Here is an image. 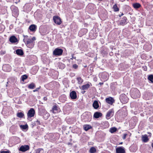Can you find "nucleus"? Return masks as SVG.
<instances>
[{
    "mask_svg": "<svg viewBox=\"0 0 153 153\" xmlns=\"http://www.w3.org/2000/svg\"><path fill=\"white\" fill-rule=\"evenodd\" d=\"M71 98L72 100H75L77 98V95L76 92L74 91H72L70 94Z\"/></svg>",
    "mask_w": 153,
    "mask_h": 153,
    "instance_id": "nucleus-11",
    "label": "nucleus"
},
{
    "mask_svg": "<svg viewBox=\"0 0 153 153\" xmlns=\"http://www.w3.org/2000/svg\"><path fill=\"white\" fill-rule=\"evenodd\" d=\"M127 134H124L123 135V139L124 140L125 139L126 137V136Z\"/></svg>",
    "mask_w": 153,
    "mask_h": 153,
    "instance_id": "nucleus-40",
    "label": "nucleus"
},
{
    "mask_svg": "<svg viewBox=\"0 0 153 153\" xmlns=\"http://www.w3.org/2000/svg\"><path fill=\"white\" fill-rule=\"evenodd\" d=\"M148 79L152 82L153 83V75H151L149 76L148 77Z\"/></svg>",
    "mask_w": 153,
    "mask_h": 153,
    "instance_id": "nucleus-32",
    "label": "nucleus"
},
{
    "mask_svg": "<svg viewBox=\"0 0 153 153\" xmlns=\"http://www.w3.org/2000/svg\"><path fill=\"white\" fill-rule=\"evenodd\" d=\"M77 80L79 84H82L83 81V80L80 77H78L77 78Z\"/></svg>",
    "mask_w": 153,
    "mask_h": 153,
    "instance_id": "nucleus-28",
    "label": "nucleus"
},
{
    "mask_svg": "<svg viewBox=\"0 0 153 153\" xmlns=\"http://www.w3.org/2000/svg\"><path fill=\"white\" fill-rule=\"evenodd\" d=\"M63 50L61 48H56L53 51V54L55 56H60L62 54Z\"/></svg>",
    "mask_w": 153,
    "mask_h": 153,
    "instance_id": "nucleus-3",
    "label": "nucleus"
},
{
    "mask_svg": "<svg viewBox=\"0 0 153 153\" xmlns=\"http://www.w3.org/2000/svg\"><path fill=\"white\" fill-rule=\"evenodd\" d=\"M117 129L115 127L112 128L110 129V132L111 133H113L116 131Z\"/></svg>",
    "mask_w": 153,
    "mask_h": 153,
    "instance_id": "nucleus-34",
    "label": "nucleus"
},
{
    "mask_svg": "<svg viewBox=\"0 0 153 153\" xmlns=\"http://www.w3.org/2000/svg\"><path fill=\"white\" fill-rule=\"evenodd\" d=\"M70 75L71 76L73 77L75 76V74L74 73H71L70 74Z\"/></svg>",
    "mask_w": 153,
    "mask_h": 153,
    "instance_id": "nucleus-42",
    "label": "nucleus"
},
{
    "mask_svg": "<svg viewBox=\"0 0 153 153\" xmlns=\"http://www.w3.org/2000/svg\"><path fill=\"white\" fill-rule=\"evenodd\" d=\"M78 65H77L75 64H74V65H73V68H74L75 69H76L77 68H78Z\"/></svg>",
    "mask_w": 153,
    "mask_h": 153,
    "instance_id": "nucleus-38",
    "label": "nucleus"
},
{
    "mask_svg": "<svg viewBox=\"0 0 153 153\" xmlns=\"http://www.w3.org/2000/svg\"><path fill=\"white\" fill-rule=\"evenodd\" d=\"M3 69L6 72H9L11 70L10 67L8 65H5L3 67Z\"/></svg>",
    "mask_w": 153,
    "mask_h": 153,
    "instance_id": "nucleus-16",
    "label": "nucleus"
},
{
    "mask_svg": "<svg viewBox=\"0 0 153 153\" xmlns=\"http://www.w3.org/2000/svg\"><path fill=\"white\" fill-rule=\"evenodd\" d=\"M53 19L54 22L58 25H60L62 22V21L60 17L57 16H55L53 17Z\"/></svg>",
    "mask_w": 153,
    "mask_h": 153,
    "instance_id": "nucleus-6",
    "label": "nucleus"
},
{
    "mask_svg": "<svg viewBox=\"0 0 153 153\" xmlns=\"http://www.w3.org/2000/svg\"><path fill=\"white\" fill-rule=\"evenodd\" d=\"M67 98L65 95H62L59 98V100L60 102H64L66 100Z\"/></svg>",
    "mask_w": 153,
    "mask_h": 153,
    "instance_id": "nucleus-15",
    "label": "nucleus"
},
{
    "mask_svg": "<svg viewBox=\"0 0 153 153\" xmlns=\"http://www.w3.org/2000/svg\"><path fill=\"white\" fill-rule=\"evenodd\" d=\"M102 115L101 113L99 112H96L94 113V117L96 118H98L100 117H101Z\"/></svg>",
    "mask_w": 153,
    "mask_h": 153,
    "instance_id": "nucleus-20",
    "label": "nucleus"
},
{
    "mask_svg": "<svg viewBox=\"0 0 153 153\" xmlns=\"http://www.w3.org/2000/svg\"><path fill=\"white\" fill-rule=\"evenodd\" d=\"M40 87H39L36 88L35 90H33V91L34 92H35L36 91H38L40 89Z\"/></svg>",
    "mask_w": 153,
    "mask_h": 153,
    "instance_id": "nucleus-39",
    "label": "nucleus"
},
{
    "mask_svg": "<svg viewBox=\"0 0 153 153\" xmlns=\"http://www.w3.org/2000/svg\"><path fill=\"white\" fill-rule=\"evenodd\" d=\"M123 15H124V14H123V13H121L120 15H119V16L120 17L121 16H123Z\"/></svg>",
    "mask_w": 153,
    "mask_h": 153,
    "instance_id": "nucleus-47",
    "label": "nucleus"
},
{
    "mask_svg": "<svg viewBox=\"0 0 153 153\" xmlns=\"http://www.w3.org/2000/svg\"><path fill=\"white\" fill-rule=\"evenodd\" d=\"M4 25L1 24H0V33L2 32L4 29Z\"/></svg>",
    "mask_w": 153,
    "mask_h": 153,
    "instance_id": "nucleus-30",
    "label": "nucleus"
},
{
    "mask_svg": "<svg viewBox=\"0 0 153 153\" xmlns=\"http://www.w3.org/2000/svg\"><path fill=\"white\" fill-rule=\"evenodd\" d=\"M1 153H9V151H2L0 152Z\"/></svg>",
    "mask_w": 153,
    "mask_h": 153,
    "instance_id": "nucleus-37",
    "label": "nucleus"
},
{
    "mask_svg": "<svg viewBox=\"0 0 153 153\" xmlns=\"http://www.w3.org/2000/svg\"><path fill=\"white\" fill-rule=\"evenodd\" d=\"M25 37H28V36H25Z\"/></svg>",
    "mask_w": 153,
    "mask_h": 153,
    "instance_id": "nucleus-55",
    "label": "nucleus"
},
{
    "mask_svg": "<svg viewBox=\"0 0 153 153\" xmlns=\"http://www.w3.org/2000/svg\"><path fill=\"white\" fill-rule=\"evenodd\" d=\"M59 108L56 104L53 106L52 109L50 110V111L53 114H55L59 113Z\"/></svg>",
    "mask_w": 153,
    "mask_h": 153,
    "instance_id": "nucleus-5",
    "label": "nucleus"
},
{
    "mask_svg": "<svg viewBox=\"0 0 153 153\" xmlns=\"http://www.w3.org/2000/svg\"><path fill=\"white\" fill-rule=\"evenodd\" d=\"M105 124H108V122H105Z\"/></svg>",
    "mask_w": 153,
    "mask_h": 153,
    "instance_id": "nucleus-53",
    "label": "nucleus"
},
{
    "mask_svg": "<svg viewBox=\"0 0 153 153\" xmlns=\"http://www.w3.org/2000/svg\"><path fill=\"white\" fill-rule=\"evenodd\" d=\"M71 145V144H70V143H69L68 144V145Z\"/></svg>",
    "mask_w": 153,
    "mask_h": 153,
    "instance_id": "nucleus-54",
    "label": "nucleus"
},
{
    "mask_svg": "<svg viewBox=\"0 0 153 153\" xmlns=\"http://www.w3.org/2000/svg\"><path fill=\"white\" fill-rule=\"evenodd\" d=\"M103 84V83H102V82H100V83H99V84L100 85H102Z\"/></svg>",
    "mask_w": 153,
    "mask_h": 153,
    "instance_id": "nucleus-48",
    "label": "nucleus"
},
{
    "mask_svg": "<svg viewBox=\"0 0 153 153\" xmlns=\"http://www.w3.org/2000/svg\"><path fill=\"white\" fill-rule=\"evenodd\" d=\"M114 115V111L113 109L109 110L107 112L106 116V118L107 119H109Z\"/></svg>",
    "mask_w": 153,
    "mask_h": 153,
    "instance_id": "nucleus-9",
    "label": "nucleus"
},
{
    "mask_svg": "<svg viewBox=\"0 0 153 153\" xmlns=\"http://www.w3.org/2000/svg\"><path fill=\"white\" fill-rule=\"evenodd\" d=\"M106 102L112 105L114 102V100L111 97L107 98L105 99Z\"/></svg>",
    "mask_w": 153,
    "mask_h": 153,
    "instance_id": "nucleus-13",
    "label": "nucleus"
},
{
    "mask_svg": "<svg viewBox=\"0 0 153 153\" xmlns=\"http://www.w3.org/2000/svg\"><path fill=\"white\" fill-rule=\"evenodd\" d=\"M133 5L135 9L138 8L141 6V5L139 3H134Z\"/></svg>",
    "mask_w": 153,
    "mask_h": 153,
    "instance_id": "nucleus-25",
    "label": "nucleus"
},
{
    "mask_svg": "<svg viewBox=\"0 0 153 153\" xmlns=\"http://www.w3.org/2000/svg\"><path fill=\"white\" fill-rule=\"evenodd\" d=\"M127 19L126 17H123L120 20L119 23L120 25L124 26L126 25L127 22Z\"/></svg>",
    "mask_w": 153,
    "mask_h": 153,
    "instance_id": "nucleus-12",
    "label": "nucleus"
},
{
    "mask_svg": "<svg viewBox=\"0 0 153 153\" xmlns=\"http://www.w3.org/2000/svg\"><path fill=\"white\" fill-rule=\"evenodd\" d=\"M91 128H92V127L91 125H84L83 126V128L85 131H87Z\"/></svg>",
    "mask_w": 153,
    "mask_h": 153,
    "instance_id": "nucleus-21",
    "label": "nucleus"
},
{
    "mask_svg": "<svg viewBox=\"0 0 153 153\" xmlns=\"http://www.w3.org/2000/svg\"><path fill=\"white\" fill-rule=\"evenodd\" d=\"M122 143H121L120 144H122Z\"/></svg>",
    "mask_w": 153,
    "mask_h": 153,
    "instance_id": "nucleus-57",
    "label": "nucleus"
},
{
    "mask_svg": "<svg viewBox=\"0 0 153 153\" xmlns=\"http://www.w3.org/2000/svg\"><path fill=\"white\" fill-rule=\"evenodd\" d=\"M35 123H36V124L37 125H41V123H40V122L39 120H37L35 122Z\"/></svg>",
    "mask_w": 153,
    "mask_h": 153,
    "instance_id": "nucleus-36",
    "label": "nucleus"
},
{
    "mask_svg": "<svg viewBox=\"0 0 153 153\" xmlns=\"http://www.w3.org/2000/svg\"><path fill=\"white\" fill-rule=\"evenodd\" d=\"M94 79V80L95 81V82H96L97 81V78H96V77H94V79Z\"/></svg>",
    "mask_w": 153,
    "mask_h": 153,
    "instance_id": "nucleus-43",
    "label": "nucleus"
},
{
    "mask_svg": "<svg viewBox=\"0 0 153 153\" xmlns=\"http://www.w3.org/2000/svg\"><path fill=\"white\" fill-rule=\"evenodd\" d=\"M24 116V114L22 112H18L17 114V116L19 118H22Z\"/></svg>",
    "mask_w": 153,
    "mask_h": 153,
    "instance_id": "nucleus-26",
    "label": "nucleus"
},
{
    "mask_svg": "<svg viewBox=\"0 0 153 153\" xmlns=\"http://www.w3.org/2000/svg\"><path fill=\"white\" fill-rule=\"evenodd\" d=\"M120 99L123 103H126L128 101V99L127 96L124 94H122L120 96Z\"/></svg>",
    "mask_w": 153,
    "mask_h": 153,
    "instance_id": "nucleus-4",
    "label": "nucleus"
},
{
    "mask_svg": "<svg viewBox=\"0 0 153 153\" xmlns=\"http://www.w3.org/2000/svg\"><path fill=\"white\" fill-rule=\"evenodd\" d=\"M131 97L133 99L137 98L140 96V93L139 90L137 88H133L130 91Z\"/></svg>",
    "mask_w": 153,
    "mask_h": 153,
    "instance_id": "nucleus-1",
    "label": "nucleus"
},
{
    "mask_svg": "<svg viewBox=\"0 0 153 153\" xmlns=\"http://www.w3.org/2000/svg\"><path fill=\"white\" fill-rule=\"evenodd\" d=\"M93 106L95 109H97L99 107V105L98 102L97 100H95L93 104Z\"/></svg>",
    "mask_w": 153,
    "mask_h": 153,
    "instance_id": "nucleus-18",
    "label": "nucleus"
},
{
    "mask_svg": "<svg viewBox=\"0 0 153 153\" xmlns=\"http://www.w3.org/2000/svg\"><path fill=\"white\" fill-rule=\"evenodd\" d=\"M35 112L33 108H31L28 111L27 113L28 118H30L34 116Z\"/></svg>",
    "mask_w": 153,
    "mask_h": 153,
    "instance_id": "nucleus-7",
    "label": "nucleus"
},
{
    "mask_svg": "<svg viewBox=\"0 0 153 153\" xmlns=\"http://www.w3.org/2000/svg\"><path fill=\"white\" fill-rule=\"evenodd\" d=\"M85 91H82V94H83L85 93Z\"/></svg>",
    "mask_w": 153,
    "mask_h": 153,
    "instance_id": "nucleus-50",
    "label": "nucleus"
},
{
    "mask_svg": "<svg viewBox=\"0 0 153 153\" xmlns=\"http://www.w3.org/2000/svg\"><path fill=\"white\" fill-rule=\"evenodd\" d=\"M16 53L17 55L20 56H22L24 54L23 51L20 49H18L16 50Z\"/></svg>",
    "mask_w": 153,
    "mask_h": 153,
    "instance_id": "nucleus-22",
    "label": "nucleus"
},
{
    "mask_svg": "<svg viewBox=\"0 0 153 153\" xmlns=\"http://www.w3.org/2000/svg\"><path fill=\"white\" fill-rule=\"evenodd\" d=\"M143 67L144 68V70L145 71H146L147 70V67L146 66H145V67Z\"/></svg>",
    "mask_w": 153,
    "mask_h": 153,
    "instance_id": "nucleus-45",
    "label": "nucleus"
},
{
    "mask_svg": "<svg viewBox=\"0 0 153 153\" xmlns=\"http://www.w3.org/2000/svg\"><path fill=\"white\" fill-rule=\"evenodd\" d=\"M9 41L11 43H15L17 42L18 40L15 36H13L10 37Z\"/></svg>",
    "mask_w": 153,
    "mask_h": 153,
    "instance_id": "nucleus-14",
    "label": "nucleus"
},
{
    "mask_svg": "<svg viewBox=\"0 0 153 153\" xmlns=\"http://www.w3.org/2000/svg\"><path fill=\"white\" fill-rule=\"evenodd\" d=\"M28 77V76L25 74L23 75L22 76V81H24V80L26 79Z\"/></svg>",
    "mask_w": 153,
    "mask_h": 153,
    "instance_id": "nucleus-35",
    "label": "nucleus"
},
{
    "mask_svg": "<svg viewBox=\"0 0 153 153\" xmlns=\"http://www.w3.org/2000/svg\"><path fill=\"white\" fill-rule=\"evenodd\" d=\"M151 146L152 148L153 149V142L152 143Z\"/></svg>",
    "mask_w": 153,
    "mask_h": 153,
    "instance_id": "nucleus-51",
    "label": "nucleus"
},
{
    "mask_svg": "<svg viewBox=\"0 0 153 153\" xmlns=\"http://www.w3.org/2000/svg\"><path fill=\"white\" fill-rule=\"evenodd\" d=\"M116 150V153H125L126 152L123 146L117 148Z\"/></svg>",
    "mask_w": 153,
    "mask_h": 153,
    "instance_id": "nucleus-10",
    "label": "nucleus"
},
{
    "mask_svg": "<svg viewBox=\"0 0 153 153\" xmlns=\"http://www.w3.org/2000/svg\"><path fill=\"white\" fill-rule=\"evenodd\" d=\"M99 1H102V0H98Z\"/></svg>",
    "mask_w": 153,
    "mask_h": 153,
    "instance_id": "nucleus-56",
    "label": "nucleus"
},
{
    "mask_svg": "<svg viewBox=\"0 0 153 153\" xmlns=\"http://www.w3.org/2000/svg\"><path fill=\"white\" fill-rule=\"evenodd\" d=\"M73 58H74L75 59V57H74V56L73 55H72V58H71V59H72Z\"/></svg>",
    "mask_w": 153,
    "mask_h": 153,
    "instance_id": "nucleus-49",
    "label": "nucleus"
},
{
    "mask_svg": "<svg viewBox=\"0 0 153 153\" xmlns=\"http://www.w3.org/2000/svg\"><path fill=\"white\" fill-rule=\"evenodd\" d=\"M44 100H47V98L46 97H45L44 98Z\"/></svg>",
    "mask_w": 153,
    "mask_h": 153,
    "instance_id": "nucleus-46",
    "label": "nucleus"
},
{
    "mask_svg": "<svg viewBox=\"0 0 153 153\" xmlns=\"http://www.w3.org/2000/svg\"><path fill=\"white\" fill-rule=\"evenodd\" d=\"M43 151V149L42 148H39L35 150V153H41L42 151Z\"/></svg>",
    "mask_w": 153,
    "mask_h": 153,
    "instance_id": "nucleus-31",
    "label": "nucleus"
},
{
    "mask_svg": "<svg viewBox=\"0 0 153 153\" xmlns=\"http://www.w3.org/2000/svg\"><path fill=\"white\" fill-rule=\"evenodd\" d=\"M30 149L29 146L28 145H22L20 147L19 150L22 152H25L28 150Z\"/></svg>",
    "mask_w": 153,
    "mask_h": 153,
    "instance_id": "nucleus-8",
    "label": "nucleus"
},
{
    "mask_svg": "<svg viewBox=\"0 0 153 153\" xmlns=\"http://www.w3.org/2000/svg\"><path fill=\"white\" fill-rule=\"evenodd\" d=\"M96 149L94 147H91L90 149L89 152L91 153H94L96 152Z\"/></svg>",
    "mask_w": 153,
    "mask_h": 153,
    "instance_id": "nucleus-29",
    "label": "nucleus"
},
{
    "mask_svg": "<svg viewBox=\"0 0 153 153\" xmlns=\"http://www.w3.org/2000/svg\"><path fill=\"white\" fill-rule=\"evenodd\" d=\"M113 9L114 10L115 12H117L119 11V8L117 7V4H115L113 7Z\"/></svg>",
    "mask_w": 153,
    "mask_h": 153,
    "instance_id": "nucleus-27",
    "label": "nucleus"
},
{
    "mask_svg": "<svg viewBox=\"0 0 153 153\" xmlns=\"http://www.w3.org/2000/svg\"><path fill=\"white\" fill-rule=\"evenodd\" d=\"M36 87V85L33 82H32L28 86V88L30 89H33Z\"/></svg>",
    "mask_w": 153,
    "mask_h": 153,
    "instance_id": "nucleus-24",
    "label": "nucleus"
},
{
    "mask_svg": "<svg viewBox=\"0 0 153 153\" xmlns=\"http://www.w3.org/2000/svg\"><path fill=\"white\" fill-rule=\"evenodd\" d=\"M15 7V8L16 9V11L15 12H16V14H18L17 8L16 7Z\"/></svg>",
    "mask_w": 153,
    "mask_h": 153,
    "instance_id": "nucleus-44",
    "label": "nucleus"
},
{
    "mask_svg": "<svg viewBox=\"0 0 153 153\" xmlns=\"http://www.w3.org/2000/svg\"><path fill=\"white\" fill-rule=\"evenodd\" d=\"M36 39L35 37H33L31 39H28L26 41V44L27 46L30 48H32L34 45Z\"/></svg>",
    "mask_w": 153,
    "mask_h": 153,
    "instance_id": "nucleus-2",
    "label": "nucleus"
},
{
    "mask_svg": "<svg viewBox=\"0 0 153 153\" xmlns=\"http://www.w3.org/2000/svg\"><path fill=\"white\" fill-rule=\"evenodd\" d=\"M90 86V85L89 83H87L85 85H82L81 87V89L83 90L87 89Z\"/></svg>",
    "mask_w": 153,
    "mask_h": 153,
    "instance_id": "nucleus-19",
    "label": "nucleus"
},
{
    "mask_svg": "<svg viewBox=\"0 0 153 153\" xmlns=\"http://www.w3.org/2000/svg\"><path fill=\"white\" fill-rule=\"evenodd\" d=\"M49 116H50L49 113L48 112H47L45 114V115L43 116V118L45 119L46 120L49 117Z\"/></svg>",
    "mask_w": 153,
    "mask_h": 153,
    "instance_id": "nucleus-33",
    "label": "nucleus"
},
{
    "mask_svg": "<svg viewBox=\"0 0 153 153\" xmlns=\"http://www.w3.org/2000/svg\"><path fill=\"white\" fill-rule=\"evenodd\" d=\"M62 66L63 68L65 67V65L63 64H62Z\"/></svg>",
    "mask_w": 153,
    "mask_h": 153,
    "instance_id": "nucleus-52",
    "label": "nucleus"
},
{
    "mask_svg": "<svg viewBox=\"0 0 153 153\" xmlns=\"http://www.w3.org/2000/svg\"><path fill=\"white\" fill-rule=\"evenodd\" d=\"M142 140L144 143H146L149 140V139L146 134H145L142 136Z\"/></svg>",
    "mask_w": 153,
    "mask_h": 153,
    "instance_id": "nucleus-17",
    "label": "nucleus"
},
{
    "mask_svg": "<svg viewBox=\"0 0 153 153\" xmlns=\"http://www.w3.org/2000/svg\"><path fill=\"white\" fill-rule=\"evenodd\" d=\"M27 125H23V126L22 128L23 129H26L27 128Z\"/></svg>",
    "mask_w": 153,
    "mask_h": 153,
    "instance_id": "nucleus-41",
    "label": "nucleus"
},
{
    "mask_svg": "<svg viewBox=\"0 0 153 153\" xmlns=\"http://www.w3.org/2000/svg\"><path fill=\"white\" fill-rule=\"evenodd\" d=\"M29 29L31 31H35L36 30V26L35 25H32L29 27Z\"/></svg>",
    "mask_w": 153,
    "mask_h": 153,
    "instance_id": "nucleus-23",
    "label": "nucleus"
}]
</instances>
